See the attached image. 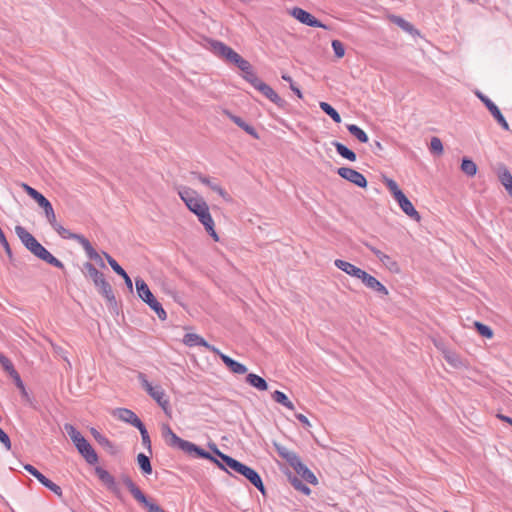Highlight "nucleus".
Segmentation results:
<instances>
[{
	"label": "nucleus",
	"instance_id": "79ce46f5",
	"mask_svg": "<svg viewBox=\"0 0 512 512\" xmlns=\"http://www.w3.org/2000/svg\"><path fill=\"white\" fill-rule=\"evenodd\" d=\"M500 181L506 190L512 194V175L508 170H504L500 176Z\"/></svg>",
	"mask_w": 512,
	"mask_h": 512
},
{
	"label": "nucleus",
	"instance_id": "473e14b6",
	"mask_svg": "<svg viewBox=\"0 0 512 512\" xmlns=\"http://www.w3.org/2000/svg\"><path fill=\"white\" fill-rule=\"evenodd\" d=\"M347 130L351 135H353L355 138H357L361 143H367L368 142V136L365 133L364 130H362L360 127H358L355 124H349L347 125Z\"/></svg>",
	"mask_w": 512,
	"mask_h": 512
},
{
	"label": "nucleus",
	"instance_id": "393cba45",
	"mask_svg": "<svg viewBox=\"0 0 512 512\" xmlns=\"http://www.w3.org/2000/svg\"><path fill=\"white\" fill-rule=\"evenodd\" d=\"M443 356L447 363L455 369H461L466 366L463 359L457 353L451 350H445L443 352Z\"/></svg>",
	"mask_w": 512,
	"mask_h": 512
},
{
	"label": "nucleus",
	"instance_id": "e2e57ef3",
	"mask_svg": "<svg viewBox=\"0 0 512 512\" xmlns=\"http://www.w3.org/2000/svg\"><path fill=\"white\" fill-rule=\"evenodd\" d=\"M24 469L29 472L32 476H35V474L38 472V470L31 464H25Z\"/></svg>",
	"mask_w": 512,
	"mask_h": 512
},
{
	"label": "nucleus",
	"instance_id": "9d476101",
	"mask_svg": "<svg viewBox=\"0 0 512 512\" xmlns=\"http://www.w3.org/2000/svg\"><path fill=\"white\" fill-rule=\"evenodd\" d=\"M178 194L187 208L195 215L208 206L204 199L189 187H181L178 190Z\"/></svg>",
	"mask_w": 512,
	"mask_h": 512
},
{
	"label": "nucleus",
	"instance_id": "1a4fd4ad",
	"mask_svg": "<svg viewBox=\"0 0 512 512\" xmlns=\"http://www.w3.org/2000/svg\"><path fill=\"white\" fill-rule=\"evenodd\" d=\"M121 480L134 499L147 508L148 512H166L158 504L150 502L141 489L133 482L131 477L128 475H122Z\"/></svg>",
	"mask_w": 512,
	"mask_h": 512
},
{
	"label": "nucleus",
	"instance_id": "338daca9",
	"mask_svg": "<svg viewBox=\"0 0 512 512\" xmlns=\"http://www.w3.org/2000/svg\"><path fill=\"white\" fill-rule=\"evenodd\" d=\"M51 346H52V348H53L55 353L60 355L63 352V348L62 347H60V346H58V345H56V344H54L52 342H51Z\"/></svg>",
	"mask_w": 512,
	"mask_h": 512
},
{
	"label": "nucleus",
	"instance_id": "4c0bfd02",
	"mask_svg": "<svg viewBox=\"0 0 512 512\" xmlns=\"http://www.w3.org/2000/svg\"><path fill=\"white\" fill-rule=\"evenodd\" d=\"M384 183L395 200L404 194L393 179L385 178Z\"/></svg>",
	"mask_w": 512,
	"mask_h": 512
},
{
	"label": "nucleus",
	"instance_id": "a19ab883",
	"mask_svg": "<svg viewBox=\"0 0 512 512\" xmlns=\"http://www.w3.org/2000/svg\"><path fill=\"white\" fill-rule=\"evenodd\" d=\"M103 255L116 274H118L119 276L125 275L126 271L118 264V262L110 254H108L107 252H103Z\"/></svg>",
	"mask_w": 512,
	"mask_h": 512
},
{
	"label": "nucleus",
	"instance_id": "cd10ccee",
	"mask_svg": "<svg viewBox=\"0 0 512 512\" xmlns=\"http://www.w3.org/2000/svg\"><path fill=\"white\" fill-rule=\"evenodd\" d=\"M389 20L409 34H412V35L419 34V32L414 28V26L411 23H409L408 21H406L405 19H403L400 16L390 15Z\"/></svg>",
	"mask_w": 512,
	"mask_h": 512
},
{
	"label": "nucleus",
	"instance_id": "7ed1b4c3",
	"mask_svg": "<svg viewBox=\"0 0 512 512\" xmlns=\"http://www.w3.org/2000/svg\"><path fill=\"white\" fill-rule=\"evenodd\" d=\"M50 225L63 239H71L77 241L83 247L87 257L90 260L95 261L102 268L106 267L100 254L94 249L90 241L85 236L69 231L61 224H59L56 219L55 222Z\"/></svg>",
	"mask_w": 512,
	"mask_h": 512
},
{
	"label": "nucleus",
	"instance_id": "f03ea898",
	"mask_svg": "<svg viewBox=\"0 0 512 512\" xmlns=\"http://www.w3.org/2000/svg\"><path fill=\"white\" fill-rule=\"evenodd\" d=\"M226 474L233 477H237L238 475L244 477L252 485H254L263 495H265V487L257 471L227 455Z\"/></svg>",
	"mask_w": 512,
	"mask_h": 512
},
{
	"label": "nucleus",
	"instance_id": "de8ad7c7",
	"mask_svg": "<svg viewBox=\"0 0 512 512\" xmlns=\"http://www.w3.org/2000/svg\"><path fill=\"white\" fill-rule=\"evenodd\" d=\"M138 430L141 434L143 446L147 448L149 451H151V439L145 425L143 424L142 426H140Z\"/></svg>",
	"mask_w": 512,
	"mask_h": 512
},
{
	"label": "nucleus",
	"instance_id": "20e7f679",
	"mask_svg": "<svg viewBox=\"0 0 512 512\" xmlns=\"http://www.w3.org/2000/svg\"><path fill=\"white\" fill-rule=\"evenodd\" d=\"M84 274L90 278L101 294L110 305H116V298L110 283L105 279V276L100 272L91 262L83 264Z\"/></svg>",
	"mask_w": 512,
	"mask_h": 512
},
{
	"label": "nucleus",
	"instance_id": "3c124183",
	"mask_svg": "<svg viewBox=\"0 0 512 512\" xmlns=\"http://www.w3.org/2000/svg\"><path fill=\"white\" fill-rule=\"evenodd\" d=\"M333 51L337 58H342L345 55V48L341 41L333 40L332 43Z\"/></svg>",
	"mask_w": 512,
	"mask_h": 512
},
{
	"label": "nucleus",
	"instance_id": "c9c22d12",
	"mask_svg": "<svg viewBox=\"0 0 512 512\" xmlns=\"http://www.w3.org/2000/svg\"><path fill=\"white\" fill-rule=\"evenodd\" d=\"M461 170L467 176H474L477 173V165L470 159L464 158L461 163Z\"/></svg>",
	"mask_w": 512,
	"mask_h": 512
},
{
	"label": "nucleus",
	"instance_id": "0eeeda50",
	"mask_svg": "<svg viewBox=\"0 0 512 512\" xmlns=\"http://www.w3.org/2000/svg\"><path fill=\"white\" fill-rule=\"evenodd\" d=\"M226 63L236 68L238 74L247 82L256 75L251 63L228 46H226Z\"/></svg>",
	"mask_w": 512,
	"mask_h": 512
},
{
	"label": "nucleus",
	"instance_id": "13d9d810",
	"mask_svg": "<svg viewBox=\"0 0 512 512\" xmlns=\"http://www.w3.org/2000/svg\"><path fill=\"white\" fill-rule=\"evenodd\" d=\"M43 486H46L50 481L45 475H43L40 471H38L34 476Z\"/></svg>",
	"mask_w": 512,
	"mask_h": 512
},
{
	"label": "nucleus",
	"instance_id": "37998d69",
	"mask_svg": "<svg viewBox=\"0 0 512 512\" xmlns=\"http://www.w3.org/2000/svg\"><path fill=\"white\" fill-rule=\"evenodd\" d=\"M230 117L238 126H240L242 129H244L248 134L252 135L255 138H258V134L256 133L255 129L252 126L245 123L239 117H236V116H230Z\"/></svg>",
	"mask_w": 512,
	"mask_h": 512
},
{
	"label": "nucleus",
	"instance_id": "bb28decb",
	"mask_svg": "<svg viewBox=\"0 0 512 512\" xmlns=\"http://www.w3.org/2000/svg\"><path fill=\"white\" fill-rule=\"evenodd\" d=\"M37 204L44 210L45 217L49 224H53L55 222L56 215L50 201L45 196H43L37 202Z\"/></svg>",
	"mask_w": 512,
	"mask_h": 512
},
{
	"label": "nucleus",
	"instance_id": "ddd939ff",
	"mask_svg": "<svg viewBox=\"0 0 512 512\" xmlns=\"http://www.w3.org/2000/svg\"><path fill=\"white\" fill-rule=\"evenodd\" d=\"M289 14L298 20L300 23L305 24L310 27H319L323 29H328V27L316 19L312 14L305 11L302 8L294 7L289 11Z\"/></svg>",
	"mask_w": 512,
	"mask_h": 512
},
{
	"label": "nucleus",
	"instance_id": "5fc2aeb1",
	"mask_svg": "<svg viewBox=\"0 0 512 512\" xmlns=\"http://www.w3.org/2000/svg\"><path fill=\"white\" fill-rule=\"evenodd\" d=\"M47 489H49L50 491H52L53 493H55L57 496L59 497H62V489L59 485L55 484L54 482H52L51 480L47 483V485L45 486Z\"/></svg>",
	"mask_w": 512,
	"mask_h": 512
},
{
	"label": "nucleus",
	"instance_id": "bf43d9fd",
	"mask_svg": "<svg viewBox=\"0 0 512 512\" xmlns=\"http://www.w3.org/2000/svg\"><path fill=\"white\" fill-rule=\"evenodd\" d=\"M295 417H296V418H297V419H298V420H299L303 425H305L306 427H310V426H311L310 421L308 420V418H307L305 415L298 413V414H296V415H295Z\"/></svg>",
	"mask_w": 512,
	"mask_h": 512
},
{
	"label": "nucleus",
	"instance_id": "ea45409f",
	"mask_svg": "<svg viewBox=\"0 0 512 512\" xmlns=\"http://www.w3.org/2000/svg\"><path fill=\"white\" fill-rule=\"evenodd\" d=\"M90 432L92 434V436L94 437V439L98 442V444H100L101 446L103 447H109L111 448L113 445H112V442L106 437L104 436L103 434H101L96 428H91L90 429Z\"/></svg>",
	"mask_w": 512,
	"mask_h": 512
},
{
	"label": "nucleus",
	"instance_id": "412c9836",
	"mask_svg": "<svg viewBox=\"0 0 512 512\" xmlns=\"http://www.w3.org/2000/svg\"><path fill=\"white\" fill-rule=\"evenodd\" d=\"M334 264L335 266L340 269L341 271L345 272L346 274L354 277V278H357V279H361L362 276L364 275L365 271L362 270L361 268L359 267H356L355 265H353L352 263L350 262H347L345 260H341V259H336L334 261Z\"/></svg>",
	"mask_w": 512,
	"mask_h": 512
},
{
	"label": "nucleus",
	"instance_id": "9b49d317",
	"mask_svg": "<svg viewBox=\"0 0 512 512\" xmlns=\"http://www.w3.org/2000/svg\"><path fill=\"white\" fill-rule=\"evenodd\" d=\"M213 451L215 452V454L218 457L221 458V461L217 460L209 452H207L206 450L202 449L201 447L195 445L192 442H188V444L186 445V448L184 450L185 453H187L188 455H190V456H192L194 458L209 459V460L213 461L214 463H216V465L221 470H224V453L221 452L216 447L213 448Z\"/></svg>",
	"mask_w": 512,
	"mask_h": 512
},
{
	"label": "nucleus",
	"instance_id": "4468645a",
	"mask_svg": "<svg viewBox=\"0 0 512 512\" xmlns=\"http://www.w3.org/2000/svg\"><path fill=\"white\" fill-rule=\"evenodd\" d=\"M95 474L101 483L117 497H120V489L116 483L114 476H112L107 470L101 466L95 467Z\"/></svg>",
	"mask_w": 512,
	"mask_h": 512
},
{
	"label": "nucleus",
	"instance_id": "c85d7f7f",
	"mask_svg": "<svg viewBox=\"0 0 512 512\" xmlns=\"http://www.w3.org/2000/svg\"><path fill=\"white\" fill-rule=\"evenodd\" d=\"M184 344L187 346H204L210 348V345L198 334L195 333H187L183 338Z\"/></svg>",
	"mask_w": 512,
	"mask_h": 512
},
{
	"label": "nucleus",
	"instance_id": "72a5a7b5",
	"mask_svg": "<svg viewBox=\"0 0 512 512\" xmlns=\"http://www.w3.org/2000/svg\"><path fill=\"white\" fill-rule=\"evenodd\" d=\"M137 461L143 474L150 475L152 473V466L148 456L143 453H139L137 456Z\"/></svg>",
	"mask_w": 512,
	"mask_h": 512
},
{
	"label": "nucleus",
	"instance_id": "864d4df0",
	"mask_svg": "<svg viewBox=\"0 0 512 512\" xmlns=\"http://www.w3.org/2000/svg\"><path fill=\"white\" fill-rule=\"evenodd\" d=\"M10 376L13 378L15 385L22 391V393L26 394L25 386L19 373L16 371V374L12 373Z\"/></svg>",
	"mask_w": 512,
	"mask_h": 512
},
{
	"label": "nucleus",
	"instance_id": "f8f14e48",
	"mask_svg": "<svg viewBox=\"0 0 512 512\" xmlns=\"http://www.w3.org/2000/svg\"><path fill=\"white\" fill-rule=\"evenodd\" d=\"M248 83L278 107L284 106L285 101L273 90L272 87L259 79L257 74Z\"/></svg>",
	"mask_w": 512,
	"mask_h": 512
},
{
	"label": "nucleus",
	"instance_id": "2f4dec72",
	"mask_svg": "<svg viewBox=\"0 0 512 512\" xmlns=\"http://www.w3.org/2000/svg\"><path fill=\"white\" fill-rule=\"evenodd\" d=\"M333 145H334L336 151L338 152V154L341 155L343 158H345L349 161H352V162H354L356 160V154L352 150L348 149L342 143L334 142Z\"/></svg>",
	"mask_w": 512,
	"mask_h": 512
},
{
	"label": "nucleus",
	"instance_id": "69168bd1",
	"mask_svg": "<svg viewBox=\"0 0 512 512\" xmlns=\"http://www.w3.org/2000/svg\"><path fill=\"white\" fill-rule=\"evenodd\" d=\"M365 246L377 257L379 254H380V250L377 249L376 247L366 243Z\"/></svg>",
	"mask_w": 512,
	"mask_h": 512
},
{
	"label": "nucleus",
	"instance_id": "f704fd0d",
	"mask_svg": "<svg viewBox=\"0 0 512 512\" xmlns=\"http://www.w3.org/2000/svg\"><path fill=\"white\" fill-rule=\"evenodd\" d=\"M198 220L203 224L205 228H210L211 225H214V221L209 212V207H204L199 213H197Z\"/></svg>",
	"mask_w": 512,
	"mask_h": 512
},
{
	"label": "nucleus",
	"instance_id": "6ab92c4d",
	"mask_svg": "<svg viewBox=\"0 0 512 512\" xmlns=\"http://www.w3.org/2000/svg\"><path fill=\"white\" fill-rule=\"evenodd\" d=\"M360 280L367 288L377 292L379 295H382V296L388 295L387 288L380 281H378L374 276L368 274L366 271Z\"/></svg>",
	"mask_w": 512,
	"mask_h": 512
},
{
	"label": "nucleus",
	"instance_id": "a18cd8bd",
	"mask_svg": "<svg viewBox=\"0 0 512 512\" xmlns=\"http://www.w3.org/2000/svg\"><path fill=\"white\" fill-rule=\"evenodd\" d=\"M474 326L481 336L489 339L493 337V331L489 326L484 325L478 321L474 323Z\"/></svg>",
	"mask_w": 512,
	"mask_h": 512
},
{
	"label": "nucleus",
	"instance_id": "5701e85b",
	"mask_svg": "<svg viewBox=\"0 0 512 512\" xmlns=\"http://www.w3.org/2000/svg\"><path fill=\"white\" fill-rule=\"evenodd\" d=\"M274 446L279 456L285 459L291 467L294 468L296 465H299L301 460L295 452L278 443H274Z\"/></svg>",
	"mask_w": 512,
	"mask_h": 512
},
{
	"label": "nucleus",
	"instance_id": "09e8293b",
	"mask_svg": "<svg viewBox=\"0 0 512 512\" xmlns=\"http://www.w3.org/2000/svg\"><path fill=\"white\" fill-rule=\"evenodd\" d=\"M381 263L391 272H399L398 263L392 259L389 255H386Z\"/></svg>",
	"mask_w": 512,
	"mask_h": 512
},
{
	"label": "nucleus",
	"instance_id": "2eb2a0df",
	"mask_svg": "<svg viewBox=\"0 0 512 512\" xmlns=\"http://www.w3.org/2000/svg\"><path fill=\"white\" fill-rule=\"evenodd\" d=\"M337 173L343 179L355 184L358 187L365 188L367 186V180L364 175L352 168L341 167L338 169Z\"/></svg>",
	"mask_w": 512,
	"mask_h": 512
},
{
	"label": "nucleus",
	"instance_id": "774afa93",
	"mask_svg": "<svg viewBox=\"0 0 512 512\" xmlns=\"http://www.w3.org/2000/svg\"><path fill=\"white\" fill-rule=\"evenodd\" d=\"M498 418L501 419L502 421L509 423L512 426V418L501 414L498 415Z\"/></svg>",
	"mask_w": 512,
	"mask_h": 512
},
{
	"label": "nucleus",
	"instance_id": "680f3d73",
	"mask_svg": "<svg viewBox=\"0 0 512 512\" xmlns=\"http://www.w3.org/2000/svg\"><path fill=\"white\" fill-rule=\"evenodd\" d=\"M121 277L124 279V281H125V284H126L127 288H128L130 291H132V289H133L132 280H131V278L129 277V275L127 274V272L125 273V275H122Z\"/></svg>",
	"mask_w": 512,
	"mask_h": 512
},
{
	"label": "nucleus",
	"instance_id": "a878e982",
	"mask_svg": "<svg viewBox=\"0 0 512 512\" xmlns=\"http://www.w3.org/2000/svg\"><path fill=\"white\" fill-rule=\"evenodd\" d=\"M246 382L259 391H266L268 389L266 380L254 373L247 374Z\"/></svg>",
	"mask_w": 512,
	"mask_h": 512
},
{
	"label": "nucleus",
	"instance_id": "0e129e2a",
	"mask_svg": "<svg viewBox=\"0 0 512 512\" xmlns=\"http://www.w3.org/2000/svg\"><path fill=\"white\" fill-rule=\"evenodd\" d=\"M290 89L297 95L298 98L301 99L303 97V94L300 91V89L297 86H295L294 84L290 85Z\"/></svg>",
	"mask_w": 512,
	"mask_h": 512
},
{
	"label": "nucleus",
	"instance_id": "c03bdc74",
	"mask_svg": "<svg viewBox=\"0 0 512 512\" xmlns=\"http://www.w3.org/2000/svg\"><path fill=\"white\" fill-rule=\"evenodd\" d=\"M290 482L296 490L302 492L303 494L309 495L311 493V489L307 485L303 484L302 481L297 477H290Z\"/></svg>",
	"mask_w": 512,
	"mask_h": 512
},
{
	"label": "nucleus",
	"instance_id": "4be33fe9",
	"mask_svg": "<svg viewBox=\"0 0 512 512\" xmlns=\"http://www.w3.org/2000/svg\"><path fill=\"white\" fill-rule=\"evenodd\" d=\"M191 176L193 179H197L202 184L208 186L212 191L216 192L220 196H224V190L219 182H216L214 178L202 175L199 172L192 171Z\"/></svg>",
	"mask_w": 512,
	"mask_h": 512
},
{
	"label": "nucleus",
	"instance_id": "39448f33",
	"mask_svg": "<svg viewBox=\"0 0 512 512\" xmlns=\"http://www.w3.org/2000/svg\"><path fill=\"white\" fill-rule=\"evenodd\" d=\"M64 429L85 461L95 465L98 462V455L91 444L72 424L66 423Z\"/></svg>",
	"mask_w": 512,
	"mask_h": 512
},
{
	"label": "nucleus",
	"instance_id": "e433bc0d",
	"mask_svg": "<svg viewBox=\"0 0 512 512\" xmlns=\"http://www.w3.org/2000/svg\"><path fill=\"white\" fill-rule=\"evenodd\" d=\"M320 108L322 111H324L327 115H329L334 122L340 123L341 122V116L340 114L327 102H320L319 103Z\"/></svg>",
	"mask_w": 512,
	"mask_h": 512
},
{
	"label": "nucleus",
	"instance_id": "c756f323",
	"mask_svg": "<svg viewBox=\"0 0 512 512\" xmlns=\"http://www.w3.org/2000/svg\"><path fill=\"white\" fill-rule=\"evenodd\" d=\"M226 367H228L232 373L237 375H244L248 371L244 364H241L228 356H226Z\"/></svg>",
	"mask_w": 512,
	"mask_h": 512
},
{
	"label": "nucleus",
	"instance_id": "f257e3e1",
	"mask_svg": "<svg viewBox=\"0 0 512 512\" xmlns=\"http://www.w3.org/2000/svg\"><path fill=\"white\" fill-rule=\"evenodd\" d=\"M15 233L21 240L22 244L29 250L34 256L45 261L46 263L59 268L64 269V264L54 257L29 231L23 226L17 225L15 227Z\"/></svg>",
	"mask_w": 512,
	"mask_h": 512
},
{
	"label": "nucleus",
	"instance_id": "a211bd4d",
	"mask_svg": "<svg viewBox=\"0 0 512 512\" xmlns=\"http://www.w3.org/2000/svg\"><path fill=\"white\" fill-rule=\"evenodd\" d=\"M113 415L116 416L119 420L128 423L135 428H139L143 425V422L139 419V417L128 408H117Z\"/></svg>",
	"mask_w": 512,
	"mask_h": 512
},
{
	"label": "nucleus",
	"instance_id": "423d86ee",
	"mask_svg": "<svg viewBox=\"0 0 512 512\" xmlns=\"http://www.w3.org/2000/svg\"><path fill=\"white\" fill-rule=\"evenodd\" d=\"M136 291L139 298L145 302L161 320L167 318V313L162 307V304L155 298L147 283L140 277L135 279Z\"/></svg>",
	"mask_w": 512,
	"mask_h": 512
},
{
	"label": "nucleus",
	"instance_id": "aec40b11",
	"mask_svg": "<svg viewBox=\"0 0 512 512\" xmlns=\"http://www.w3.org/2000/svg\"><path fill=\"white\" fill-rule=\"evenodd\" d=\"M401 210L411 219L419 222L421 220V216L418 211L414 208L412 202L405 196V194L401 195L399 198L395 200Z\"/></svg>",
	"mask_w": 512,
	"mask_h": 512
},
{
	"label": "nucleus",
	"instance_id": "49530a36",
	"mask_svg": "<svg viewBox=\"0 0 512 512\" xmlns=\"http://www.w3.org/2000/svg\"><path fill=\"white\" fill-rule=\"evenodd\" d=\"M0 364L3 367V369L6 372H8L9 375H11L12 373L16 374V369L14 368L13 363L8 357H6L3 354H0Z\"/></svg>",
	"mask_w": 512,
	"mask_h": 512
},
{
	"label": "nucleus",
	"instance_id": "6e6d98bb",
	"mask_svg": "<svg viewBox=\"0 0 512 512\" xmlns=\"http://www.w3.org/2000/svg\"><path fill=\"white\" fill-rule=\"evenodd\" d=\"M26 193L36 202H38L41 199V197H43V195L33 187H30L28 192Z\"/></svg>",
	"mask_w": 512,
	"mask_h": 512
},
{
	"label": "nucleus",
	"instance_id": "8fccbe9b",
	"mask_svg": "<svg viewBox=\"0 0 512 512\" xmlns=\"http://www.w3.org/2000/svg\"><path fill=\"white\" fill-rule=\"evenodd\" d=\"M430 150L438 155L443 153V144L438 137H433L430 141Z\"/></svg>",
	"mask_w": 512,
	"mask_h": 512
},
{
	"label": "nucleus",
	"instance_id": "4d7b16f0",
	"mask_svg": "<svg viewBox=\"0 0 512 512\" xmlns=\"http://www.w3.org/2000/svg\"><path fill=\"white\" fill-rule=\"evenodd\" d=\"M0 244L3 246L4 250H5V253L7 254L8 258L10 260L13 259V254H12V250L10 248V245L7 241V239L5 238V241H0Z\"/></svg>",
	"mask_w": 512,
	"mask_h": 512
},
{
	"label": "nucleus",
	"instance_id": "f3484780",
	"mask_svg": "<svg viewBox=\"0 0 512 512\" xmlns=\"http://www.w3.org/2000/svg\"><path fill=\"white\" fill-rule=\"evenodd\" d=\"M477 96L480 98V100L485 104L489 112L492 114V116L497 120V122L500 124V126L504 130H509V124L502 115L500 109L485 95L482 93H477Z\"/></svg>",
	"mask_w": 512,
	"mask_h": 512
},
{
	"label": "nucleus",
	"instance_id": "58836bf2",
	"mask_svg": "<svg viewBox=\"0 0 512 512\" xmlns=\"http://www.w3.org/2000/svg\"><path fill=\"white\" fill-rule=\"evenodd\" d=\"M207 44V48L211 50L215 55L219 56L220 58H224V43L220 41L208 40Z\"/></svg>",
	"mask_w": 512,
	"mask_h": 512
},
{
	"label": "nucleus",
	"instance_id": "7c9ffc66",
	"mask_svg": "<svg viewBox=\"0 0 512 512\" xmlns=\"http://www.w3.org/2000/svg\"><path fill=\"white\" fill-rule=\"evenodd\" d=\"M272 399L289 410L293 411L295 409L294 404L288 399V397L283 392L279 390H276L272 393Z\"/></svg>",
	"mask_w": 512,
	"mask_h": 512
},
{
	"label": "nucleus",
	"instance_id": "052dcab7",
	"mask_svg": "<svg viewBox=\"0 0 512 512\" xmlns=\"http://www.w3.org/2000/svg\"><path fill=\"white\" fill-rule=\"evenodd\" d=\"M205 230L215 241H219V236L214 229V225H211V229L205 228Z\"/></svg>",
	"mask_w": 512,
	"mask_h": 512
},
{
	"label": "nucleus",
	"instance_id": "6e6552de",
	"mask_svg": "<svg viewBox=\"0 0 512 512\" xmlns=\"http://www.w3.org/2000/svg\"><path fill=\"white\" fill-rule=\"evenodd\" d=\"M138 379L141 383L142 388L147 392V394L157 402V404L163 409V411L168 414L170 409V402L166 396L165 390L159 386H153L146 378L144 373L138 374Z\"/></svg>",
	"mask_w": 512,
	"mask_h": 512
},
{
	"label": "nucleus",
	"instance_id": "b1692460",
	"mask_svg": "<svg viewBox=\"0 0 512 512\" xmlns=\"http://www.w3.org/2000/svg\"><path fill=\"white\" fill-rule=\"evenodd\" d=\"M293 469L308 483L313 485L317 484V478L314 473L301 461L299 462V465H296Z\"/></svg>",
	"mask_w": 512,
	"mask_h": 512
},
{
	"label": "nucleus",
	"instance_id": "603ef678",
	"mask_svg": "<svg viewBox=\"0 0 512 512\" xmlns=\"http://www.w3.org/2000/svg\"><path fill=\"white\" fill-rule=\"evenodd\" d=\"M0 442L5 446L7 450L11 449V440L8 434L0 428Z\"/></svg>",
	"mask_w": 512,
	"mask_h": 512
},
{
	"label": "nucleus",
	"instance_id": "dca6fc26",
	"mask_svg": "<svg viewBox=\"0 0 512 512\" xmlns=\"http://www.w3.org/2000/svg\"><path fill=\"white\" fill-rule=\"evenodd\" d=\"M162 434L168 446L172 448H178L179 450H182L184 452L186 445L188 444L189 441L177 436L169 425L163 426Z\"/></svg>",
	"mask_w": 512,
	"mask_h": 512
}]
</instances>
